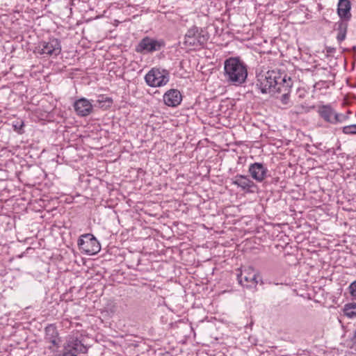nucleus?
Instances as JSON below:
<instances>
[{
  "label": "nucleus",
  "mask_w": 356,
  "mask_h": 356,
  "mask_svg": "<svg viewBox=\"0 0 356 356\" xmlns=\"http://www.w3.org/2000/svg\"><path fill=\"white\" fill-rule=\"evenodd\" d=\"M224 76L228 83L241 86L248 77V66L239 57H230L224 62Z\"/></svg>",
  "instance_id": "obj_1"
},
{
  "label": "nucleus",
  "mask_w": 356,
  "mask_h": 356,
  "mask_svg": "<svg viewBox=\"0 0 356 356\" xmlns=\"http://www.w3.org/2000/svg\"><path fill=\"white\" fill-rule=\"evenodd\" d=\"M79 250L87 255H95L101 250V245L92 234L81 235L77 241Z\"/></svg>",
  "instance_id": "obj_2"
},
{
  "label": "nucleus",
  "mask_w": 356,
  "mask_h": 356,
  "mask_svg": "<svg viewBox=\"0 0 356 356\" xmlns=\"http://www.w3.org/2000/svg\"><path fill=\"white\" fill-rule=\"evenodd\" d=\"M280 71L268 70L264 74L257 75L256 83L257 88L261 90L263 94L271 93L277 79H279Z\"/></svg>",
  "instance_id": "obj_3"
},
{
  "label": "nucleus",
  "mask_w": 356,
  "mask_h": 356,
  "mask_svg": "<svg viewBox=\"0 0 356 356\" xmlns=\"http://www.w3.org/2000/svg\"><path fill=\"white\" fill-rule=\"evenodd\" d=\"M209 36L204 34L202 29L194 26L189 29L184 38V44L189 47H203L207 42Z\"/></svg>",
  "instance_id": "obj_4"
},
{
  "label": "nucleus",
  "mask_w": 356,
  "mask_h": 356,
  "mask_svg": "<svg viewBox=\"0 0 356 356\" xmlns=\"http://www.w3.org/2000/svg\"><path fill=\"white\" fill-rule=\"evenodd\" d=\"M147 84L151 87H161L167 84L170 79L166 70L152 68L145 76Z\"/></svg>",
  "instance_id": "obj_5"
},
{
  "label": "nucleus",
  "mask_w": 356,
  "mask_h": 356,
  "mask_svg": "<svg viewBox=\"0 0 356 356\" xmlns=\"http://www.w3.org/2000/svg\"><path fill=\"white\" fill-rule=\"evenodd\" d=\"M35 53L57 56L61 52L60 41L57 38H49L48 41H41L34 51Z\"/></svg>",
  "instance_id": "obj_6"
},
{
  "label": "nucleus",
  "mask_w": 356,
  "mask_h": 356,
  "mask_svg": "<svg viewBox=\"0 0 356 356\" xmlns=\"http://www.w3.org/2000/svg\"><path fill=\"white\" fill-rule=\"evenodd\" d=\"M164 46L165 42L163 40H157L147 36L136 47V51L140 54L152 53L159 51Z\"/></svg>",
  "instance_id": "obj_7"
},
{
  "label": "nucleus",
  "mask_w": 356,
  "mask_h": 356,
  "mask_svg": "<svg viewBox=\"0 0 356 356\" xmlns=\"http://www.w3.org/2000/svg\"><path fill=\"white\" fill-rule=\"evenodd\" d=\"M238 283L246 288H254L257 284V274L251 267L244 268L237 275Z\"/></svg>",
  "instance_id": "obj_8"
},
{
  "label": "nucleus",
  "mask_w": 356,
  "mask_h": 356,
  "mask_svg": "<svg viewBox=\"0 0 356 356\" xmlns=\"http://www.w3.org/2000/svg\"><path fill=\"white\" fill-rule=\"evenodd\" d=\"M232 184L241 188L242 191L248 193H253L257 190V184L247 175H236L233 180Z\"/></svg>",
  "instance_id": "obj_9"
},
{
  "label": "nucleus",
  "mask_w": 356,
  "mask_h": 356,
  "mask_svg": "<svg viewBox=\"0 0 356 356\" xmlns=\"http://www.w3.org/2000/svg\"><path fill=\"white\" fill-rule=\"evenodd\" d=\"M248 172L253 179L260 183L264 181L268 176V170L263 163L255 162L251 163L248 168Z\"/></svg>",
  "instance_id": "obj_10"
},
{
  "label": "nucleus",
  "mask_w": 356,
  "mask_h": 356,
  "mask_svg": "<svg viewBox=\"0 0 356 356\" xmlns=\"http://www.w3.org/2000/svg\"><path fill=\"white\" fill-rule=\"evenodd\" d=\"M63 352L72 353L77 355L79 353H86L88 348L77 337H70L64 345Z\"/></svg>",
  "instance_id": "obj_11"
},
{
  "label": "nucleus",
  "mask_w": 356,
  "mask_h": 356,
  "mask_svg": "<svg viewBox=\"0 0 356 356\" xmlns=\"http://www.w3.org/2000/svg\"><path fill=\"white\" fill-rule=\"evenodd\" d=\"M275 86L272 90V94L286 92L287 90H291L293 81L290 76L284 72H279V79L275 82Z\"/></svg>",
  "instance_id": "obj_12"
},
{
  "label": "nucleus",
  "mask_w": 356,
  "mask_h": 356,
  "mask_svg": "<svg viewBox=\"0 0 356 356\" xmlns=\"http://www.w3.org/2000/svg\"><path fill=\"white\" fill-rule=\"evenodd\" d=\"M74 108L76 114L81 117L89 115L92 112V105L86 98H80L74 104Z\"/></svg>",
  "instance_id": "obj_13"
},
{
  "label": "nucleus",
  "mask_w": 356,
  "mask_h": 356,
  "mask_svg": "<svg viewBox=\"0 0 356 356\" xmlns=\"http://www.w3.org/2000/svg\"><path fill=\"white\" fill-rule=\"evenodd\" d=\"M163 102L168 106L175 107L182 100L181 92L177 89H170L163 95Z\"/></svg>",
  "instance_id": "obj_14"
},
{
  "label": "nucleus",
  "mask_w": 356,
  "mask_h": 356,
  "mask_svg": "<svg viewBox=\"0 0 356 356\" xmlns=\"http://www.w3.org/2000/svg\"><path fill=\"white\" fill-rule=\"evenodd\" d=\"M44 331L46 342L51 343L54 347H58L60 339L58 337L56 326L54 324H49L45 327Z\"/></svg>",
  "instance_id": "obj_15"
},
{
  "label": "nucleus",
  "mask_w": 356,
  "mask_h": 356,
  "mask_svg": "<svg viewBox=\"0 0 356 356\" xmlns=\"http://www.w3.org/2000/svg\"><path fill=\"white\" fill-rule=\"evenodd\" d=\"M351 3L350 0H339L337 4V14L340 19L350 20Z\"/></svg>",
  "instance_id": "obj_16"
},
{
  "label": "nucleus",
  "mask_w": 356,
  "mask_h": 356,
  "mask_svg": "<svg viewBox=\"0 0 356 356\" xmlns=\"http://www.w3.org/2000/svg\"><path fill=\"white\" fill-rule=\"evenodd\" d=\"M349 20L339 19L335 23L334 29L338 31L337 40L341 42L346 39Z\"/></svg>",
  "instance_id": "obj_17"
},
{
  "label": "nucleus",
  "mask_w": 356,
  "mask_h": 356,
  "mask_svg": "<svg viewBox=\"0 0 356 356\" xmlns=\"http://www.w3.org/2000/svg\"><path fill=\"white\" fill-rule=\"evenodd\" d=\"M319 115L326 122L333 124V117L335 111L330 105H323L318 107Z\"/></svg>",
  "instance_id": "obj_18"
},
{
  "label": "nucleus",
  "mask_w": 356,
  "mask_h": 356,
  "mask_svg": "<svg viewBox=\"0 0 356 356\" xmlns=\"http://www.w3.org/2000/svg\"><path fill=\"white\" fill-rule=\"evenodd\" d=\"M99 106L104 109L110 108L113 104V99L111 97L104 95H100L97 99Z\"/></svg>",
  "instance_id": "obj_19"
},
{
  "label": "nucleus",
  "mask_w": 356,
  "mask_h": 356,
  "mask_svg": "<svg viewBox=\"0 0 356 356\" xmlns=\"http://www.w3.org/2000/svg\"><path fill=\"white\" fill-rule=\"evenodd\" d=\"M344 314L348 318L356 316V303H348L344 305Z\"/></svg>",
  "instance_id": "obj_20"
},
{
  "label": "nucleus",
  "mask_w": 356,
  "mask_h": 356,
  "mask_svg": "<svg viewBox=\"0 0 356 356\" xmlns=\"http://www.w3.org/2000/svg\"><path fill=\"white\" fill-rule=\"evenodd\" d=\"M343 133L345 134H356V124L343 127Z\"/></svg>",
  "instance_id": "obj_21"
},
{
  "label": "nucleus",
  "mask_w": 356,
  "mask_h": 356,
  "mask_svg": "<svg viewBox=\"0 0 356 356\" xmlns=\"http://www.w3.org/2000/svg\"><path fill=\"white\" fill-rule=\"evenodd\" d=\"M349 293L353 299H356V280L348 286Z\"/></svg>",
  "instance_id": "obj_22"
},
{
  "label": "nucleus",
  "mask_w": 356,
  "mask_h": 356,
  "mask_svg": "<svg viewBox=\"0 0 356 356\" xmlns=\"http://www.w3.org/2000/svg\"><path fill=\"white\" fill-rule=\"evenodd\" d=\"M346 120V116L341 113H334V115L333 117V124H337L339 122H342Z\"/></svg>",
  "instance_id": "obj_23"
},
{
  "label": "nucleus",
  "mask_w": 356,
  "mask_h": 356,
  "mask_svg": "<svg viewBox=\"0 0 356 356\" xmlns=\"http://www.w3.org/2000/svg\"><path fill=\"white\" fill-rule=\"evenodd\" d=\"M290 93H291V90H287V91H286V92L280 93L281 94L280 100L282 102V104H288V102L289 101V98H290Z\"/></svg>",
  "instance_id": "obj_24"
},
{
  "label": "nucleus",
  "mask_w": 356,
  "mask_h": 356,
  "mask_svg": "<svg viewBox=\"0 0 356 356\" xmlns=\"http://www.w3.org/2000/svg\"><path fill=\"white\" fill-rule=\"evenodd\" d=\"M24 127L23 122H17L16 124H13V127L15 131H17L18 133H22V128Z\"/></svg>",
  "instance_id": "obj_25"
},
{
  "label": "nucleus",
  "mask_w": 356,
  "mask_h": 356,
  "mask_svg": "<svg viewBox=\"0 0 356 356\" xmlns=\"http://www.w3.org/2000/svg\"><path fill=\"white\" fill-rule=\"evenodd\" d=\"M353 341L355 344H356V330H355L354 332V335H353Z\"/></svg>",
  "instance_id": "obj_26"
}]
</instances>
